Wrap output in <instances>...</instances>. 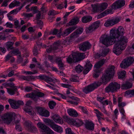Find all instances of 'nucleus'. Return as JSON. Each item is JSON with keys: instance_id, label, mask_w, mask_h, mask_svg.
Masks as SVG:
<instances>
[{"instance_id": "nucleus-61", "label": "nucleus", "mask_w": 134, "mask_h": 134, "mask_svg": "<svg viewBox=\"0 0 134 134\" xmlns=\"http://www.w3.org/2000/svg\"><path fill=\"white\" fill-rule=\"evenodd\" d=\"M33 54L34 55L36 56L38 54V52L37 49V47L36 46H35L33 50Z\"/></svg>"}, {"instance_id": "nucleus-29", "label": "nucleus", "mask_w": 134, "mask_h": 134, "mask_svg": "<svg viewBox=\"0 0 134 134\" xmlns=\"http://www.w3.org/2000/svg\"><path fill=\"white\" fill-rule=\"evenodd\" d=\"M83 30L82 28H79L77 29L71 35V38L77 37L78 35L80 34L83 32Z\"/></svg>"}, {"instance_id": "nucleus-37", "label": "nucleus", "mask_w": 134, "mask_h": 134, "mask_svg": "<svg viewBox=\"0 0 134 134\" xmlns=\"http://www.w3.org/2000/svg\"><path fill=\"white\" fill-rule=\"evenodd\" d=\"M62 31V29H60L59 31L57 29H54L52 31L51 34L54 35H57L58 37H60L61 36Z\"/></svg>"}, {"instance_id": "nucleus-44", "label": "nucleus", "mask_w": 134, "mask_h": 134, "mask_svg": "<svg viewBox=\"0 0 134 134\" xmlns=\"http://www.w3.org/2000/svg\"><path fill=\"white\" fill-rule=\"evenodd\" d=\"M41 11H38L37 13H38L36 15V18L37 19H42L43 18V17L41 16V14H42V12L44 13H46V11H44L43 9L42 8H41Z\"/></svg>"}, {"instance_id": "nucleus-25", "label": "nucleus", "mask_w": 134, "mask_h": 134, "mask_svg": "<svg viewBox=\"0 0 134 134\" xmlns=\"http://www.w3.org/2000/svg\"><path fill=\"white\" fill-rule=\"evenodd\" d=\"M50 127L54 131L59 133H62L63 132V129L62 127L54 123L51 124Z\"/></svg>"}, {"instance_id": "nucleus-12", "label": "nucleus", "mask_w": 134, "mask_h": 134, "mask_svg": "<svg viewBox=\"0 0 134 134\" xmlns=\"http://www.w3.org/2000/svg\"><path fill=\"white\" fill-rule=\"evenodd\" d=\"M44 95V94L39 92H35L27 94L25 95L26 97L30 98L36 101L39 97H42Z\"/></svg>"}, {"instance_id": "nucleus-14", "label": "nucleus", "mask_w": 134, "mask_h": 134, "mask_svg": "<svg viewBox=\"0 0 134 134\" xmlns=\"http://www.w3.org/2000/svg\"><path fill=\"white\" fill-rule=\"evenodd\" d=\"M67 122L70 125L77 127L81 126L83 123L82 120L77 119H68Z\"/></svg>"}, {"instance_id": "nucleus-19", "label": "nucleus", "mask_w": 134, "mask_h": 134, "mask_svg": "<svg viewBox=\"0 0 134 134\" xmlns=\"http://www.w3.org/2000/svg\"><path fill=\"white\" fill-rule=\"evenodd\" d=\"M125 4L124 0H118L113 4L111 7L113 9L120 8L124 6Z\"/></svg>"}, {"instance_id": "nucleus-31", "label": "nucleus", "mask_w": 134, "mask_h": 134, "mask_svg": "<svg viewBox=\"0 0 134 134\" xmlns=\"http://www.w3.org/2000/svg\"><path fill=\"white\" fill-rule=\"evenodd\" d=\"M68 113L69 115L71 116L76 117L78 115V114L75 110L69 109L67 110Z\"/></svg>"}, {"instance_id": "nucleus-10", "label": "nucleus", "mask_w": 134, "mask_h": 134, "mask_svg": "<svg viewBox=\"0 0 134 134\" xmlns=\"http://www.w3.org/2000/svg\"><path fill=\"white\" fill-rule=\"evenodd\" d=\"M120 88V84L116 82H112L110 83L109 86L105 88V91L107 92H113L116 91Z\"/></svg>"}, {"instance_id": "nucleus-35", "label": "nucleus", "mask_w": 134, "mask_h": 134, "mask_svg": "<svg viewBox=\"0 0 134 134\" xmlns=\"http://www.w3.org/2000/svg\"><path fill=\"white\" fill-rule=\"evenodd\" d=\"M132 86V84L131 83L127 81L125 83H123L122 85L121 88L122 89H127L130 88Z\"/></svg>"}, {"instance_id": "nucleus-15", "label": "nucleus", "mask_w": 134, "mask_h": 134, "mask_svg": "<svg viewBox=\"0 0 134 134\" xmlns=\"http://www.w3.org/2000/svg\"><path fill=\"white\" fill-rule=\"evenodd\" d=\"M98 86L99 85L97 83L94 82L85 87L83 89V91L84 93H87L93 91L95 88H97Z\"/></svg>"}, {"instance_id": "nucleus-27", "label": "nucleus", "mask_w": 134, "mask_h": 134, "mask_svg": "<svg viewBox=\"0 0 134 134\" xmlns=\"http://www.w3.org/2000/svg\"><path fill=\"white\" fill-rule=\"evenodd\" d=\"M93 65L90 63V61L87 60L86 61L85 65V69L83 70V73L84 74H87L91 70Z\"/></svg>"}, {"instance_id": "nucleus-64", "label": "nucleus", "mask_w": 134, "mask_h": 134, "mask_svg": "<svg viewBox=\"0 0 134 134\" xmlns=\"http://www.w3.org/2000/svg\"><path fill=\"white\" fill-rule=\"evenodd\" d=\"M126 105V104L125 102H121L120 103H118V106L119 108H123Z\"/></svg>"}, {"instance_id": "nucleus-18", "label": "nucleus", "mask_w": 134, "mask_h": 134, "mask_svg": "<svg viewBox=\"0 0 134 134\" xmlns=\"http://www.w3.org/2000/svg\"><path fill=\"white\" fill-rule=\"evenodd\" d=\"M31 122L29 121H25L24 123V126L29 131L33 132H36L37 130L36 128L31 125Z\"/></svg>"}, {"instance_id": "nucleus-63", "label": "nucleus", "mask_w": 134, "mask_h": 134, "mask_svg": "<svg viewBox=\"0 0 134 134\" xmlns=\"http://www.w3.org/2000/svg\"><path fill=\"white\" fill-rule=\"evenodd\" d=\"M32 88L30 86H26L24 88L25 91L29 92L32 90Z\"/></svg>"}, {"instance_id": "nucleus-62", "label": "nucleus", "mask_w": 134, "mask_h": 134, "mask_svg": "<svg viewBox=\"0 0 134 134\" xmlns=\"http://www.w3.org/2000/svg\"><path fill=\"white\" fill-rule=\"evenodd\" d=\"M4 26H6L7 27L12 28L13 26V25L10 23L7 22L5 24Z\"/></svg>"}, {"instance_id": "nucleus-9", "label": "nucleus", "mask_w": 134, "mask_h": 134, "mask_svg": "<svg viewBox=\"0 0 134 134\" xmlns=\"http://www.w3.org/2000/svg\"><path fill=\"white\" fill-rule=\"evenodd\" d=\"M48 59L52 63H53L55 62L58 64L59 68L63 69L64 66L63 63L60 58L56 57L50 55L48 56Z\"/></svg>"}, {"instance_id": "nucleus-39", "label": "nucleus", "mask_w": 134, "mask_h": 134, "mask_svg": "<svg viewBox=\"0 0 134 134\" xmlns=\"http://www.w3.org/2000/svg\"><path fill=\"white\" fill-rule=\"evenodd\" d=\"M125 96L126 97L134 96V90H128L125 92Z\"/></svg>"}, {"instance_id": "nucleus-60", "label": "nucleus", "mask_w": 134, "mask_h": 134, "mask_svg": "<svg viewBox=\"0 0 134 134\" xmlns=\"http://www.w3.org/2000/svg\"><path fill=\"white\" fill-rule=\"evenodd\" d=\"M23 16L27 18H29L32 16L33 15V14L32 13H24L23 14Z\"/></svg>"}, {"instance_id": "nucleus-56", "label": "nucleus", "mask_w": 134, "mask_h": 134, "mask_svg": "<svg viewBox=\"0 0 134 134\" xmlns=\"http://www.w3.org/2000/svg\"><path fill=\"white\" fill-rule=\"evenodd\" d=\"M43 121L46 124H49L50 126V124H54L53 122H52V121L49 119L48 118H45L43 119Z\"/></svg>"}, {"instance_id": "nucleus-11", "label": "nucleus", "mask_w": 134, "mask_h": 134, "mask_svg": "<svg viewBox=\"0 0 134 134\" xmlns=\"http://www.w3.org/2000/svg\"><path fill=\"white\" fill-rule=\"evenodd\" d=\"M37 126L40 129L41 132H45L47 134H54V132L53 131L42 122H39L37 124Z\"/></svg>"}, {"instance_id": "nucleus-47", "label": "nucleus", "mask_w": 134, "mask_h": 134, "mask_svg": "<svg viewBox=\"0 0 134 134\" xmlns=\"http://www.w3.org/2000/svg\"><path fill=\"white\" fill-rule=\"evenodd\" d=\"M109 13V12L107 10L105 11L104 12L99 14L97 18L98 19L101 18L103 17Z\"/></svg>"}, {"instance_id": "nucleus-23", "label": "nucleus", "mask_w": 134, "mask_h": 134, "mask_svg": "<svg viewBox=\"0 0 134 134\" xmlns=\"http://www.w3.org/2000/svg\"><path fill=\"white\" fill-rule=\"evenodd\" d=\"M91 45L89 42L86 41L83 42L79 47L80 50L85 51L91 47Z\"/></svg>"}, {"instance_id": "nucleus-55", "label": "nucleus", "mask_w": 134, "mask_h": 134, "mask_svg": "<svg viewBox=\"0 0 134 134\" xmlns=\"http://www.w3.org/2000/svg\"><path fill=\"white\" fill-rule=\"evenodd\" d=\"M23 72L24 74H34L37 73V71L36 70L32 72L31 71H24Z\"/></svg>"}, {"instance_id": "nucleus-46", "label": "nucleus", "mask_w": 134, "mask_h": 134, "mask_svg": "<svg viewBox=\"0 0 134 134\" xmlns=\"http://www.w3.org/2000/svg\"><path fill=\"white\" fill-rule=\"evenodd\" d=\"M126 74L125 71L123 70L121 71L118 73V77L119 79H123L124 78Z\"/></svg>"}, {"instance_id": "nucleus-4", "label": "nucleus", "mask_w": 134, "mask_h": 134, "mask_svg": "<svg viewBox=\"0 0 134 134\" xmlns=\"http://www.w3.org/2000/svg\"><path fill=\"white\" fill-rule=\"evenodd\" d=\"M115 67L113 65H110L106 71L105 74L103 75L102 78V82L106 84L110 81L114 76L115 72Z\"/></svg>"}, {"instance_id": "nucleus-32", "label": "nucleus", "mask_w": 134, "mask_h": 134, "mask_svg": "<svg viewBox=\"0 0 134 134\" xmlns=\"http://www.w3.org/2000/svg\"><path fill=\"white\" fill-rule=\"evenodd\" d=\"M86 129L89 130H92L94 129V124L91 121H87L85 124Z\"/></svg>"}, {"instance_id": "nucleus-49", "label": "nucleus", "mask_w": 134, "mask_h": 134, "mask_svg": "<svg viewBox=\"0 0 134 134\" xmlns=\"http://www.w3.org/2000/svg\"><path fill=\"white\" fill-rule=\"evenodd\" d=\"M22 78L25 80L28 81H31L32 80L34 79V77L31 76H21Z\"/></svg>"}, {"instance_id": "nucleus-36", "label": "nucleus", "mask_w": 134, "mask_h": 134, "mask_svg": "<svg viewBox=\"0 0 134 134\" xmlns=\"http://www.w3.org/2000/svg\"><path fill=\"white\" fill-rule=\"evenodd\" d=\"M8 93L11 95H13L17 92V89L16 87H14L10 88H7Z\"/></svg>"}, {"instance_id": "nucleus-34", "label": "nucleus", "mask_w": 134, "mask_h": 134, "mask_svg": "<svg viewBox=\"0 0 134 134\" xmlns=\"http://www.w3.org/2000/svg\"><path fill=\"white\" fill-rule=\"evenodd\" d=\"M79 19L78 17H75L70 21L69 24L70 26L75 25L79 23Z\"/></svg>"}, {"instance_id": "nucleus-54", "label": "nucleus", "mask_w": 134, "mask_h": 134, "mask_svg": "<svg viewBox=\"0 0 134 134\" xmlns=\"http://www.w3.org/2000/svg\"><path fill=\"white\" fill-rule=\"evenodd\" d=\"M70 82H69V81H67V83H68V84H65L61 83V85L62 87H64L67 88H70V87H71Z\"/></svg>"}, {"instance_id": "nucleus-16", "label": "nucleus", "mask_w": 134, "mask_h": 134, "mask_svg": "<svg viewBox=\"0 0 134 134\" xmlns=\"http://www.w3.org/2000/svg\"><path fill=\"white\" fill-rule=\"evenodd\" d=\"M100 22L98 21L94 22L89 27L86 29V32L88 33L91 32L98 28L99 26Z\"/></svg>"}, {"instance_id": "nucleus-3", "label": "nucleus", "mask_w": 134, "mask_h": 134, "mask_svg": "<svg viewBox=\"0 0 134 134\" xmlns=\"http://www.w3.org/2000/svg\"><path fill=\"white\" fill-rule=\"evenodd\" d=\"M109 32L110 35L113 37L115 41L120 40L121 37H127L123 36L125 32L124 29L121 26L119 27L117 29L113 28L110 30Z\"/></svg>"}, {"instance_id": "nucleus-40", "label": "nucleus", "mask_w": 134, "mask_h": 134, "mask_svg": "<svg viewBox=\"0 0 134 134\" xmlns=\"http://www.w3.org/2000/svg\"><path fill=\"white\" fill-rule=\"evenodd\" d=\"M92 17L90 16H85L83 17L81 19L82 22L84 23H86L91 20Z\"/></svg>"}, {"instance_id": "nucleus-22", "label": "nucleus", "mask_w": 134, "mask_h": 134, "mask_svg": "<svg viewBox=\"0 0 134 134\" xmlns=\"http://www.w3.org/2000/svg\"><path fill=\"white\" fill-rule=\"evenodd\" d=\"M51 118L57 123L62 125L63 123V119L57 114H54L52 115Z\"/></svg>"}, {"instance_id": "nucleus-28", "label": "nucleus", "mask_w": 134, "mask_h": 134, "mask_svg": "<svg viewBox=\"0 0 134 134\" xmlns=\"http://www.w3.org/2000/svg\"><path fill=\"white\" fill-rule=\"evenodd\" d=\"M76 28V27L75 26H73L69 27L65 30L63 34L61 33V36L62 35L63 36H67L75 30Z\"/></svg>"}, {"instance_id": "nucleus-21", "label": "nucleus", "mask_w": 134, "mask_h": 134, "mask_svg": "<svg viewBox=\"0 0 134 134\" xmlns=\"http://www.w3.org/2000/svg\"><path fill=\"white\" fill-rule=\"evenodd\" d=\"M119 21V20L116 18L108 20L105 22L104 25L106 27L112 26L118 23Z\"/></svg>"}, {"instance_id": "nucleus-17", "label": "nucleus", "mask_w": 134, "mask_h": 134, "mask_svg": "<svg viewBox=\"0 0 134 134\" xmlns=\"http://www.w3.org/2000/svg\"><path fill=\"white\" fill-rule=\"evenodd\" d=\"M31 102V101H27L26 104V106L23 108L24 110L29 114L34 116L35 114V113L34 111H32V108L30 106Z\"/></svg>"}, {"instance_id": "nucleus-43", "label": "nucleus", "mask_w": 134, "mask_h": 134, "mask_svg": "<svg viewBox=\"0 0 134 134\" xmlns=\"http://www.w3.org/2000/svg\"><path fill=\"white\" fill-rule=\"evenodd\" d=\"M20 4L19 2L14 1L10 4L9 7L10 8H12L15 6H19Z\"/></svg>"}, {"instance_id": "nucleus-45", "label": "nucleus", "mask_w": 134, "mask_h": 134, "mask_svg": "<svg viewBox=\"0 0 134 134\" xmlns=\"http://www.w3.org/2000/svg\"><path fill=\"white\" fill-rule=\"evenodd\" d=\"M92 9V11L93 12L95 13L100 12L99 7L96 4H92L91 5Z\"/></svg>"}, {"instance_id": "nucleus-53", "label": "nucleus", "mask_w": 134, "mask_h": 134, "mask_svg": "<svg viewBox=\"0 0 134 134\" xmlns=\"http://www.w3.org/2000/svg\"><path fill=\"white\" fill-rule=\"evenodd\" d=\"M42 114H41V115L44 117H48L49 115V112L45 109L44 110Z\"/></svg>"}, {"instance_id": "nucleus-30", "label": "nucleus", "mask_w": 134, "mask_h": 134, "mask_svg": "<svg viewBox=\"0 0 134 134\" xmlns=\"http://www.w3.org/2000/svg\"><path fill=\"white\" fill-rule=\"evenodd\" d=\"M30 6V5H27L25 8L26 9V11L27 12H30L31 11H32V13L34 14L36 13L38 11L37 10V7L36 6L32 7L31 8H29V7Z\"/></svg>"}, {"instance_id": "nucleus-58", "label": "nucleus", "mask_w": 134, "mask_h": 134, "mask_svg": "<svg viewBox=\"0 0 134 134\" xmlns=\"http://www.w3.org/2000/svg\"><path fill=\"white\" fill-rule=\"evenodd\" d=\"M36 109L38 113L41 115V114H42V113L43 112L44 110H45L44 109L41 107L37 108Z\"/></svg>"}, {"instance_id": "nucleus-33", "label": "nucleus", "mask_w": 134, "mask_h": 134, "mask_svg": "<svg viewBox=\"0 0 134 134\" xmlns=\"http://www.w3.org/2000/svg\"><path fill=\"white\" fill-rule=\"evenodd\" d=\"M10 52H11V54L13 56L19 55V56L18 57V60H21V53L18 49H14Z\"/></svg>"}, {"instance_id": "nucleus-52", "label": "nucleus", "mask_w": 134, "mask_h": 134, "mask_svg": "<svg viewBox=\"0 0 134 134\" xmlns=\"http://www.w3.org/2000/svg\"><path fill=\"white\" fill-rule=\"evenodd\" d=\"M49 108L51 109H53L56 103L54 102L51 101L49 102Z\"/></svg>"}, {"instance_id": "nucleus-13", "label": "nucleus", "mask_w": 134, "mask_h": 134, "mask_svg": "<svg viewBox=\"0 0 134 134\" xmlns=\"http://www.w3.org/2000/svg\"><path fill=\"white\" fill-rule=\"evenodd\" d=\"M8 102L11 107L14 109H18L20 105L24 104L23 102L21 100L16 101L10 99L8 100Z\"/></svg>"}, {"instance_id": "nucleus-20", "label": "nucleus", "mask_w": 134, "mask_h": 134, "mask_svg": "<svg viewBox=\"0 0 134 134\" xmlns=\"http://www.w3.org/2000/svg\"><path fill=\"white\" fill-rule=\"evenodd\" d=\"M72 56L73 59L76 62L84 59L85 57V55L84 53H72Z\"/></svg>"}, {"instance_id": "nucleus-2", "label": "nucleus", "mask_w": 134, "mask_h": 134, "mask_svg": "<svg viewBox=\"0 0 134 134\" xmlns=\"http://www.w3.org/2000/svg\"><path fill=\"white\" fill-rule=\"evenodd\" d=\"M128 41V38L124 37H121L120 40L115 41L113 52L117 55H120L126 48Z\"/></svg>"}, {"instance_id": "nucleus-41", "label": "nucleus", "mask_w": 134, "mask_h": 134, "mask_svg": "<svg viewBox=\"0 0 134 134\" xmlns=\"http://www.w3.org/2000/svg\"><path fill=\"white\" fill-rule=\"evenodd\" d=\"M95 113L96 114L99 121L100 122V120L102 118V117L103 115L97 109H94Z\"/></svg>"}, {"instance_id": "nucleus-1", "label": "nucleus", "mask_w": 134, "mask_h": 134, "mask_svg": "<svg viewBox=\"0 0 134 134\" xmlns=\"http://www.w3.org/2000/svg\"><path fill=\"white\" fill-rule=\"evenodd\" d=\"M20 119V116L19 114L16 115L14 113H8L1 117L0 123L4 122L9 124L14 119V122L16 124V129L18 131H21V128L20 125L18 124Z\"/></svg>"}, {"instance_id": "nucleus-50", "label": "nucleus", "mask_w": 134, "mask_h": 134, "mask_svg": "<svg viewBox=\"0 0 134 134\" xmlns=\"http://www.w3.org/2000/svg\"><path fill=\"white\" fill-rule=\"evenodd\" d=\"M66 60L69 63H72L73 60L76 62L75 60L73 59V56H72V54L71 55H70L66 59Z\"/></svg>"}, {"instance_id": "nucleus-57", "label": "nucleus", "mask_w": 134, "mask_h": 134, "mask_svg": "<svg viewBox=\"0 0 134 134\" xmlns=\"http://www.w3.org/2000/svg\"><path fill=\"white\" fill-rule=\"evenodd\" d=\"M114 113L115 115L113 117V120L117 119V116L119 114V112L117 109H116L115 110Z\"/></svg>"}, {"instance_id": "nucleus-38", "label": "nucleus", "mask_w": 134, "mask_h": 134, "mask_svg": "<svg viewBox=\"0 0 134 134\" xmlns=\"http://www.w3.org/2000/svg\"><path fill=\"white\" fill-rule=\"evenodd\" d=\"M13 55L11 54V52H9L8 54L6 56L5 60L8 61L10 60L11 62H13L15 60L14 58L13 57Z\"/></svg>"}, {"instance_id": "nucleus-42", "label": "nucleus", "mask_w": 134, "mask_h": 134, "mask_svg": "<svg viewBox=\"0 0 134 134\" xmlns=\"http://www.w3.org/2000/svg\"><path fill=\"white\" fill-rule=\"evenodd\" d=\"M108 6V4L105 3H103L100 4L99 6L100 12H102Z\"/></svg>"}, {"instance_id": "nucleus-7", "label": "nucleus", "mask_w": 134, "mask_h": 134, "mask_svg": "<svg viewBox=\"0 0 134 134\" xmlns=\"http://www.w3.org/2000/svg\"><path fill=\"white\" fill-rule=\"evenodd\" d=\"M105 60L104 59L97 62L94 66V71L95 72L93 74V77L95 78L98 77L100 74L101 70L100 68L104 64Z\"/></svg>"}, {"instance_id": "nucleus-59", "label": "nucleus", "mask_w": 134, "mask_h": 134, "mask_svg": "<svg viewBox=\"0 0 134 134\" xmlns=\"http://www.w3.org/2000/svg\"><path fill=\"white\" fill-rule=\"evenodd\" d=\"M65 132L66 134H75L71 131V129L70 128H67L65 129Z\"/></svg>"}, {"instance_id": "nucleus-51", "label": "nucleus", "mask_w": 134, "mask_h": 134, "mask_svg": "<svg viewBox=\"0 0 134 134\" xmlns=\"http://www.w3.org/2000/svg\"><path fill=\"white\" fill-rule=\"evenodd\" d=\"M75 69L77 72L79 73L82 71L83 69V67L80 65L76 66Z\"/></svg>"}, {"instance_id": "nucleus-6", "label": "nucleus", "mask_w": 134, "mask_h": 134, "mask_svg": "<svg viewBox=\"0 0 134 134\" xmlns=\"http://www.w3.org/2000/svg\"><path fill=\"white\" fill-rule=\"evenodd\" d=\"M39 76L42 79H44L46 82L52 86L46 84V86L47 87L53 90H55L54 87H55V86L54 83L57 82V80L56 79L54 78H51L44 75H41Z\"/></svg>"}, {"instance_id": "nucleus-24", "label": "nucleus", "mask_w": 134, "mask_h": 134, "mask_svg": "<svg viewBox=\"0 0 134 134\" xmlns=\"http://www.w3.org/2000/svg\"><path fill=\"white\" fill-rule=\"evenodd\" d=\"M61 42L59 41L54 42L53 44V48H52V47H50L49 48L47 49V52L50 53L52 50H56L57 49L61 47Z\"/></svg>"}, {"instance_id": "nucleus-26", "label": "nucleus", "mask_w": 134, "mask_h": 134, "mask_svg": "<svg viewBox=\"0 0 134 134\" xmlns=\"http://www.w3.org/2000/svg\"><path fill=\"white\" fill-rule=\"evenodd\" d=\"M109 52V49L107 48H103L100 51L99 54H97V56L98 57L105 56Z\"/></svg>"}, {"instance_id": "nucleus-5", "label": "nucleus", "mask_w": 134, "mask_h": 134, "mask_svg": "<svg viewBox=\"0 0 134 134\" xmlns=\"http://www.w3.org/2000/svg\"><path fill=\"white\" fill-rule=\"evenodd\" d=\"M115 41L113 37L106 34L102 35L100 37L99 40L100 43L107 46L113 44L114 43Z\"/></svg>"}, {"instance_id": "nucleus-48", "label": "nucleus", "mask_w": 134, "mask_h": 134, "mask_svg": "<svg viewBox=\"0 0 134 134\" xmlns=\"http://www.w3.org/2000/svg\"><path fill=\"white\" fill-rule=\"evenodd\" d=\"M13 43L10 42H8L6 43L5 45L7 49H12L13 47L12 46Z\"/></svg>"}, {"instance_id": "nucleus-8", "label": "nucleus", "mask_w": 134, "mask_h": 134, "mask_svg": "<svg viewBox=\"0 0 134 134\" xmlns=\"http://www.w3.org/2000/svg\"><path fill=\"white\" fill-rule=\"evenodd\" d=\"M134 62V58L129 57L124 60L120 64V67L122 68H126Z\"/></svg>"}]
</instances>
